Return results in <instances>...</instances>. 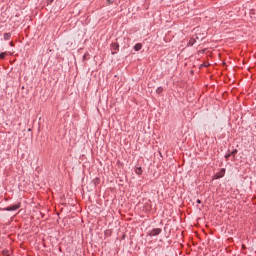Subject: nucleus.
Segmentation results:
<instances>
[{
  "label": "nucleus",
  "instance_id": "f257e3e1",
  "mask_svg": "<svg viewBox=\"0 0 256 256\" xmlns=\"http://www.w3.org/2000/svg\"><path fill=\"white\" fill-rule=\"evenodd\" d=\"M19 207H21V205L13 204L11 206L6 207L5 211H17V209H19Z\"/></svg>",
  "mask_w": 256,
  "mask_h": 256
},
{
  "label": "nucleus",
  "instance_id": "f03ea898",
  "mask_svg": "<svg viewBox=\"0 0 256 256\" xmlns=\"http://www.w3.org/2000/svg\"><path fill=\"white\" fill-rule=\"evenodd\" d=\"M111 51H112V55H115V53H117V51H119V44L113 43L111 45Z\"/></svg>",
  "mask_w": 256,
  "mask_h": 256
},
{
  "label": "nucleus",
  "instance_id": "7ed1b4c3",
  "mask_svg": "<svg viewBox=\"0 0 256 256\" xmlns=\"http://www.w3.org/2000/svg\"><path fill=\"white\" fill-rule=\"evenodd\" d=\"M161 234V229L160 228H154L153 230H151L150 235L152 237H156V235H160Z\"/></svg>",
  "mask_w": 256,
  "mask_h": 256
},
{
  "label": "nucleus",
  "instance_id": "20e7f679",
  "mask_svg": "<svg viewBox=\"0 0 256 256\" xmlns=\"http://www.w3.org/2000/svg\"><path fill=\"white\" fill-rule=\"evenodd\" d=\"M142 48H143V44H141V43H137V44L134 46V49H135L136 51H141Z\"/></svg>",
  "mask_w": 256,
  "mask_h": 256
},
{
  "label": "nucleus",
  "instance_id": "39448f33",
  "mask_svg": "<svg viewBox=\"0 0 256 256\" xmlns=\"http://www.w3.org/2000/svg\"><path fill=\"white\" fill-rule=\"evenodd\" d=\"M225 176V169L222 168V170L220 171V173L218 174V179H221V177Z\"/></svg>",
  "mask_w": 256,
  "mask_h": 256
},
{
  "label": "nucleus",
  "instance_id": "423d86ee",
  "mask_svg": "<svg viewBox=\"0 0 256 256\" xmlns=\"http://www.w3.org/2000/svg\"><path fill=\"white\" fill-rule=\"evenodd\" d=\"M4 39H5V41H9V39H11V34L10 33H5L4 34Z\"/></svg>",
  "mask_w": 256,
  "mask_h": 256
},
{
  "label": "nucleus",
  "instance_id": "0eeeda50",
  "mask_svg": "<svg viewBox=\"0 0 256 256\" xmlns=\"http://www.w3.org/2000/svg\"><path fill=\"white\" fill-rule=\"evenodd\" d=\"M135 172H136L137 175H141V173H143V169L141 167L136 168Z\"/></svg>",
  "mask_w": 256,
  "mask_h": 256
},
{
  "label": "nucleus",
  "instance_id": "6e6552de",
  "mask_svg": "<svg viewBox=\"0 0 256 256\" xmlns=\"http://www.w3.org/2000/svg\"><path fill=\"white\" fill-rule=\"evenodd\" d=\"M156 93H157L158 95H161V93H163V88H162V87H158V88L156 89Z\"/></svg>",
  "mask_w": 256,
  "mask_h": 256
},
{
  "label": "nucleus",
  "instance_id": "1a4fd4ad",
  "mask_svg": "<svg viewBox=\"0 0 256 256\" xmlns=\"http://www.w3.org/2000/svg\"><path fill=\"white\" fill-rule=\"evenodd\" d=\"M6 56H7V53L6 52H2L0 54V59H5Z\"/></svg>",
  "mask_w": 256,
  "mask_h": 256
},
{
  "label": "nucleus",
  "instance_id": "9d476101",
  "mask_svg": "<svg viewBox=\"0 0 256 256\" xmlns=\"http://www.w3.org/2000/svg\"><path fill=\"white\" fill-rule=\"evenodd\" d=\"M231 155H233V157H235V155H237V149L233 150V151L231 152Z\"/></svg>",
  "mask_w": 256,
  "mask_h": 256
},
{
  "label": "nucleus",
  "instance_id": "9b49d317",
  "mask_svg": "<svg viewBox=\"0 0 256 256\" xmlns=\"http://www.w3.org/2000/svg\"><path fill=\"white\" fill-rule=\"evenodd\" d=\"M231 155H232L231 153H230V154H226V155H225V158H226V159H229V157H231Z\"/></svg>",
  "mask_w": 256,
  "mask_h": 256
},
{
  "label": "nucleus",
  "instance_id": "f8f14e48",
  "mask_svg": "<svg viewBox=\"0 0 256 256\" xmlns=\"http://www.w3.org/2000/svg\"><path fill=\"white\" fill-rule=\"evenodd\" d=\"M55 0H48V4L53 3Z\"/></svg>",
  "mask_w": 256,
  "mask_h": 256
},
{
  "label": "nucleus",
  "instance_id": "ddd939ff",
  "mask_svg": "<svg viewBox=\"0 0 256 256\" xmlns=\"http://www.w3.org/2000/svg\"><path fill=\"white\" fill-rule=\"evenodd\" d=\"M108 3H113L111 0H108Z\"/></svg>",
  "mask_w": 256,
  "mask_h": 256
},
{
  "label": "nucleus",
  "instance_id": "4468645a",
  "mask_svg": "<svg viewBox=\"0 0 256 256\" xmlns=\"http://www.w3.org/2000/svg\"><path fill=\"white\" fill-rule=\"evenodd\" d=\"M10 45L13 47V42H10Z\"/></svg>",
  "mask_w": 256,
  "mask_h": 256
},
{
  "label": "nucleus",
  "instance_id": "2eb2a0df",
  "mask_svg": "<svg viewBox=\"0 0 256 256\" xmlns=\"http://www.w3.org/2000/svg\"><path fill=\"white\" fill-rule=\"evenodd\" d=\"M197 203H201V200H197Z\"/></svg>",
  "mask_w": 256,
  "mask_h": 256
},
{
  "label": "nucleus",
  "instance_id": "dca6fc26",
  "mask_svg": "<svg viewBox=\"0 0 256 256\" xmlns=\"http://www.w3.org/2000/svg\"><path fill=\"white\" fill-rule=\"evenodd\" d=\"M196 39H199V36H196Z\"/></svg>",
  "mask_w": 256,
  "mask_h": 256
}]
</instances>
